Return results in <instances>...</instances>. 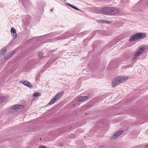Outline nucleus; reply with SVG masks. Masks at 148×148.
I'll return each mask as SVG.
<instances>
[{
    "instance_id": "20e7f679",
    "label": "nucleus",
    "mask_w": 148,
    "mask_h": 148,
    "mask_svg": "<svg viewBox=\"0 0 148 148\" xmlns=\"http://www.w3.org/2000/svg\"><path fill=\"white\" fill-rule=\"evenodd\" d=\"M135 34L137 40L143 38L146 36V34L145 33H138Z\"/></svg>"
},
{
    "instance_id": "9b49d317",
    "label": "nucleus",
    "mask_w": 148,
    "mask_h": 148,
    "mask_svg": "<svg viewBox=\"0 0 148 148\" xmlns=\"http://www.w3.org/2000/svg\"><path fill=\"white\" fill-rule=\"evenodd\" d=\"M145 47L143 46H141L138 48V51L141 53L145 49Z\"/></svg>"
},
{
    "instance_id": "f257e3e1",
    "label": "nucleus",
    "mask_w": 148,
    "mask_h": 148,
    "mask_svg": "<svg viewBox=\"0 0 148 148\" xmlns=\"http://www.w3.org/2000/svg\"><path fill=\"white\" fill-rule=\"evenodd\" d=\"M128 78V77L127 76H121L117 77L113 79L112 81V86L113 87H115L123 82L127 80Z\"/></svg>"
},
{
    "instance_id": "9d476101",
    "label": "nucleus",
    "mask_w": 148,
    "mask_h": 148,
    "mask_svg": "<svg viewBox=\"0 0 148 148\" xmlns=\"http://www.w3.org/2000/svg\"><path fill=\"white\" fill-rule=\"evenodd\" d=\"M137 40L135 34L132 35L130 37L129 40L130 41H133Z\"/></svg>"
},
{
    "instance_id": "a211bd4d",
    "label": "nucleus",
    "mask_w": 148,
    "mask_h": 148,
    "mask_svg": "<svg viewBox=\"0 0 148 148\" xmlns=\"http://www.w3.org/2000/svg\"><path fill=\"white\" fill-rule=\"evenodd\" d=\"M8 54V56H10L11 57L14 54V51H12L9 52Z\"/></svg>"
},
{
    "instance_id": "6e6552de",
    "label": "nucleus",
    "mask_w": 148,
    "mask_h": 148,
    "mask_svg": "<svg viewBox=\"0 0 148 148\" xmlns=\"http://www.w3.org/2000/svg\"><path fill=\"white\" fill-rule=\"evenodd\" d=\"M110 7H104L102 8V14H110Z\"/></svg>"
},
{
    "instance_id": "4be33fe9",
    "label": "nucleus",
    "mask_w": 148,
    "mask_h": 148,
    "mask_svg": "<svg viewBox=\"0 0 148 148\" xmlns=\"http://www.w3.org/2000/svg\"><path fill=\"white\" fill-rule=\"evenodd\" d=\"M112 22L111 21H108L106 20H105V23L108 24H110L112 23Z\"/></svg>"
},
{
    "instance_id": "39448f33",
    "label": "nucleus",
    "mask_w": 148,
    "mask_h": 148,
    "mask_svg": "<svg viewBox=\"0 0 148 148\" xmlns=\"http://www.w3.org/2000/svg\"><path fill=\"white\" fill-rule=\"evenodd\" d=\"M123 130H121L117 132L116 133L113 135L111 138V140H114L116 139L123 132Z\"/></svg>"
},
{
    "instance_id": "0eeeda50",
    "label": "nucleus",
    "mask_w": 148,
    "mask_h": 148,
    "mask_svg": "<svg viewBox=\"0 0 148 148\" xmlns=\"http://www.w3.org/2000/svg\"><path fill=\"white\" fill-rule=\"evenodd\" d=\"M88 99V97L87 96H81L77 97L75 100L74 101H84L87 100Z\"/></svg>"
},
{
    "instance_id": "f3484780",
    "label": "nucleus",
    "mask_w": 148,
    "mask_h": 148,
    "mask_svg": "<svg viewBox=\"0 0 148 148\" xmlns=\"http://www.w3.org/2000/svg\"><path fill=\"white\" fill-rule=\"evenodd\" d=\"M7 50L6 49H3L1 51L0 53V55L3 56L6 53Z\"/></svg>"
},
{
    "instance_id": "393cba45",
    "label": "nucleus",
    "mask_w": 148,
    "mask_h": 148,
    "mask_svg": "<svg viewBox=\"0 0 148 148\" xmlns=\"http://www.w3.org/2000/svg\"><path fill=\"white\" fill-rule=\"evenodd\" d=\"M50 11H51L52 12V11H53V9H51L50 10Z\"/></svg>"
},
{
    "instance_id": "1a4fd4ad",
    "label": "nucleus",
    "mask_w": 148,
    "mask_h": 148,
    "mask_svg": "<svg viewBox=\"0 0 148 148\" xmlns=\"http://www.w3.org/2000/svg\"><path fill=\"white\" fill-rule=\"evenodd\" d=\"M21 83L28 87L31 88L32 87L31 83L27 81H23Z\"/></svg>"
},
{
    "instance_id": "423d86ee",
    "label": "nucleus",
    "mask_w": 148,
    "mask_h": 148,
    "mask_svg": "<svg viewBox=\"0 0 148 148\" xmlns=\"http://www.w3.org/2000/svg\"><path fill=\"white\" fill-rule=\"evenodd\" d=\"M110 14H116L120 12V10L116 8L110 7Z\"/></svg>"
},
{
    "instance_id": "4468645a",
    "label": "nucleus",
    "mask_w": 148,
    "mask_h": 148,
    "mask_svg": "<svg viewBox=\"0 0 148 148\" xmlns=\"http://www.w3.org/2000/svg\"><path fill=\"white\" fill-rule=\"evenodd\" d=\"M66 5L68 6H70V7H71V8H72L74 9H75L76 10H79V8H78L73 5H72L69 3H66Z\"/></svg>"
},
{
    "instance_id": "aec40b11",
    "label": "nucleus",
    "mask_w": 148,
    "mask_h": 148,
    "mask_svg": "<svg viewBox=\"0 0 148 148\" xmlns=\"http://www.w3.org/2000/svg\"><path fill=\"white\" fill-rule=\"evenodd\" d=\"M98 21L102 23H105V20H99Z\"/></svg>"
},
{
    "instance_id": "a878e982",
    "label": "nucleus",
    "mask_w": 148,
    "mask_h": 148,
    "mask_svg": "<svg viewBox=\"0 0 148 148\" xmlns=\"http://www.w3.org/2000/svg\"><path fill=\"white\" fill-rule=\"evenodd\" d=\"M146 147H148V144L146 145Z\"/></svg>"
},
{
    "instance_id": "6ab92c4d",
    "label": "nucleus",
    "mask_w": 148,
    "mask_h": 148,
    "mask_svg": "<svg viewBox=\"0 0 148 148\" xmlns=\"http://www.w3.org/2000/svg\"><path fill=\"white\" fill-rule=\"evenodd\" d=\"M43 54L42 53L40 52L38 54V56L40 58H42L43 57Z\"/></svg>"
},
{
    "instance_id": "dca6fc26",
    "label": "nucleus",
    "mask_w": 148,
    "mask_h": 148,
    "mask_svg": "<svg viewBox=\"0 0 148 148\" xmlns=\"http://www.w3.org/2000/svg\"><path fill=\"white\" fill-rule=\"evenodd\" d=\"M95 12L97 13L102 14V9H97L95 10Z\"/></svg>"
},
{
    "instance_id": "7ed1b4c3",
    "label": "nucleus",
    "mask_w": 148,
    "mask_h": 148,
    "mask_svg": "<svg viewBox=\"0 0 148 148\" xmlns=\"http://www.w3.org/2000/svg\"><path fill=\"white\" fill-rule=\"evenodd\" d=\"M63 92H59L56 95L55 97L53 98L51 100L49 103V105H51L53 104L57 100L59 99L63 95Z\"/></svg>"
},
{
    "instance_id": "f8f14e48",
    "label": "nucleus",
    "mask_w": 148,
    "mask_h": 148,
    "mask_svg": "<svg viewBox=\"0 0 148 148\" xmlns=\"http://www.w3.org/2000/svg\"><path fill=\"white\" fill-rule=\"evenodd\" d=\"M11 32L12 36L14 37H16V31L13 27L11 28Z\"/></svg>"
},
{
    "instance_id": "5701e85b",
    "label": "nucleus",
    "mask_w": 148,
    "mask_h": 148,
    "mask_svg": "<svg viewBox=\"0 0 148 148\" xmlns=\"http://www.w3.org/2000/svg\"><path fill=\"white\" fill-rule=\"evenodd\" d=\"M10 56H8V54L5 57V59L6 60L10 58Z\"/></svg>"
},
{
    "instance_id": "2eb2a0df",
    "label": "nucleus",
    "mask_w": 148,
    "mask_h": 148,
    "mask_svg": "<svg viewBox=\"0 0 148 148\" xmlns=\"http://www.w3.org/2000/svg\"><path fill=\"white\" fill-rule=\"evenodd\" d=\"M141 53L139 52L138 51H137L135 54L134 55L133 59V60L135 59H136L137 57L139 56L140 55Z\"/></svg>"
},
{
    "instance_id": "412c9836",
    "label": "nucleus",
    "mask_w": 148,
    "mask_h": 148,
    "mask_svg": "<svg viewBox=\"0 0 148 148\" xmlns=\"http://www.w3.org/2000/svg\"><path fill=\"white\" fill-rule=\"evenodd\" d=\"M34 97H36L40 95V94L38 93H36L34 94Z\"/></svg>"
},
{
    "instance_id": "ddd939ff",
    "label": "nucleus",
    "mask_w": 148,
    "mask_h": 148,
    "mask_svg": "<svg viewBox=\"0 0 148 148\" xmlns=\"http://www.w3.org/2000/svg\"><path fill=\"white\" fill-rule=\"evenodd\" d=\"M8 99V98L5 97H0V104L2 102L7 101Z\"/></svg>"
},
{
    "instance_id": "f03ea898",
    "label": "nucleus",
    "mask_w": 148,
    "mask_h": 148,
    "mask_svg": "<svg viewBox=\"0 0 148 148\" xmlns=\"http://www.w3.org/2000/svg\"><path fill=\"white\" fill-rule=\"evenodd\" d=\"M24 107V106L23 105H16L9 109L7 111V113L10 114L17 111L19 109H22Z\"/></svg>"
},
{
    "instance_id": "b1692460",
    "label": "nucleus",
    "mask_w": 148,
    "mask_h": 148,
    "mask_svg": "<svg viewBox=\"0 0 148 148\" xmlns=\"http://www.w3.org/2000/svg\"><path fill=\"white\" fill-rule=\"evenodd\" d=\"M39 148H47L45 146H41L39 147Z\"/></svg>"
}]
</instances>
